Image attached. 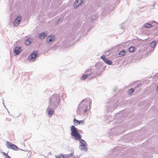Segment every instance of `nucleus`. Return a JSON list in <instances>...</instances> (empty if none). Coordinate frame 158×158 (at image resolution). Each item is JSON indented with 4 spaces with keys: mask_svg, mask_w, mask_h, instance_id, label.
<instances>
[{
    "mask_svg": "<svg viewBox=\"0 0 158 158\" xmlns=\"http://www.w3.org/2000/svg\"><path fill=\"white\" fill-rule=\"evenodd\" d=\"M5 158H11L8 155H6V156L5 157Z\"/></svg>",
    "mask_w": 158,
    "mask_h": 158,
    "instance_id": "nucleus-30",
    "label": "nucleus"
},
{
    "mask_svg": "<svg viewBox=\"0 0 158 158\" xmlns=\"http://www.w3.org/2000/svg\"><path fill=\"white\" fill-rule=\"evenodd\" d=\"M156 91H158V86L156 88Z\"/></svg>",
    "mask_w": 158,
    "mask_h": 158,
    "instance_id": "nucleus-34",
    "label": "nucleus"
},
{
    "mask_svg": "<svg viewBox=\"0 0 158 158\" xmlns=\"http://www.w3.org/2000/svg\"><path fill=\"white\" fill-rule=\"evenodd\" d=\"M153 25L148 23H146L143 24V27L147 28H150L152 27Z\"/></svg>",
    "mask_w": 158,
    "mask_h": 158,
    "instance_id": "nucleus-19",
    "label": "nucleus"
},
{
    "mask_svg": "<svg viewBox=\"0 0 158 158\" xmlns=\"http://www.w3.org/2000/svg\"><path fill=\"white\" fill-rule=\"evenodd\" d=\"M32 41L31 38H28L25 41V44L27 45H29L30 44Z\"/></svg>",
    "mask_w": 158,
    "mask_h": 158,
    "instance_id": "nucleus-18",
    "label": "nucleus"
},
{
    "mask_svg": "<svg viewBox=\"0 0 158 158\" xmlns=\"http://www.w3.org/2000/svg\"><path fill=\"white\" fill-rule=\"evenodd\" d=\"M73 152L72 153H70L69 154L66 155L65 156L67 157H72L73 154Z\"/></svg>",
    "mask_w": 158,
    "mask_h": 158,
    "instance_id": "nucleus-26",
    "label": "nucleus"
},
{
    "mask_svg": "<svg viewBox=\"0 0 158 158\" xmlns=\"http://www.w3.org/2000/svg\"><path fill=\"white\" fill-rule=\"evenodd\" d=\"M55 157L56 158H65V157L63 155H56Z\"/></svg>",
    "mask_w": 158,
    "mask_h": 158,
    "instance_id": "nucleus-25",
    "label": "nucleus"
},
{
    "mask_svg": "<svg viewBox=\"0 0 158 158\" xmlns=\"http://www.w3.org/2000/svg\"><path fill=\"white\" fill-rule=\"evenodd\" d=\"M62 19H58V20H57V23H59L60 22H62Z\"/></svg>",
    "mask_w": 158,
    "mask_h": 158,
    "instance_id": "nucleus-28",
    "label": "nucleus"
},
{
    "mask_svg": "<svg viewBox=\"0 0 158 158\" xmlns=\"http://www.w3.org/2000/svg\"><path fill=\"white\" fill-rule=\"evenodd\" d=\"M102 73V72L100 68H99L98 69H97L96 71H94V72H93V74H95V75H94V76H98L101 75Z\"/></svg>",
    "mask_w": 158,
    "mask_h": 158,
    "instance_id": "nucleus-14",
    "label": "nucleus"
},
{
    "mask_svg": "<svg viewBox=\"0 0 158 158\" xmlns=\"http://www.w3.org/2000/svg\"><path fill=\"white\" fill-rule=\"evenodd\" d=\"M21 20V17L20 16H18L16 18L14 22L13 25L14 27L17 26Z\"/></svg>",
    "mask_w": 158,
    "mask_h": 158,
    "instance_id": "nucleus-8",
    "label": "nucleus"
},
{
    "mask_svg": "<svg viewBox=\"0 0 158 158\" xmlns=\"http://www.w3.org/2000/svg\"><path fill=\"white\" fill-rule=\"evenodd\" d=\"M134 91V89H133V88H131L128 91V93L129 94H131L133 93Z\"/></svg>",
    "mask_w": 158,
    "mask_h": 158,
    "instance_id": "nucleus-23",
    "label": "nucleus"
},
{
    "mask_svg": "<svg viewBox=\"0 0 158 158\" xmlns=\"http://www.w3.org/2000/svg\"><path fill=\"white\" fill-rule=\"evenodd\" d=\"M73 122L74 123V125L76 126L78 125V123L79 122V121L74 118L73 120Z\"/></svg>",
    "mask_w": 158,
    "mask_h": 158,
    "instance_id": "nucleus-22",
    "label": "nucleus"
},
{
    "mask_svg": "<svg viewBox=\"0 0 158 158\" xmlns=\"http://www.w3.org/2000/svg\"><path fill=\"white\" fill-rule=\"evenodd\" d=\"M125 23H123L120 26V27L122 29H124L126 27V26L125 24Z\"/></svg>",
    "mask_w": 158,
    "mask_h": 158,
    "instance_id": "nucleus-24",
    "label": "nucleus"
},
{
    "mask_svg": "<svg viewBox=\"0 0 158 158\" xmlns=\"http://www.w3.org/2000/svg\"><path fill=\"white\" fill-rule=\"evenodd\" d=\"M155 45H156V41H153L150 44V46L152 48V51H153L154 50V48L155 47Z\"/></svg>",
    "mask_w": 158,
    "mask_h": 158,
    "instance_id": "nucleus-16",
    "label": "nucleus"
},
{
    "mask_svg": "<svg viewBox=\"0 0 158 158\" xmlns=\"http://www.w3.org/2000/svg\"><path fill=\"white\" fill-rule=\"evenodd\" d=\"M56 37L54 35H50L48 36L46 38V42L50 43V42H52L55 39Z\"/></svg>",
    "mask_w": 158,
    "mask_h": 158,
    "instance_id": "nucleus-12",
    "label": "nucleus"
},
{
    "mask_svg": "<svg viewBox=\"0 0 158 158\" xmlns=\"http://www.w3.org/2000/svg\"><path fill=\"white\" fill-rule=\"evenodd\" d=\"M93 74V72L87 74H86L83 75L81 77V79L82 80H85L88 77L90 76L91 75Z\"/></svg>",
    "mask_w": 158,
    "mask_h": 158,
    "instance_id": "nucleus-15",
    "label": "nucleus"
},
{
    "mask_svg": "<svg viewBox=\"0 0 158 158\" xmlns=\"http://www.w3.org/2000/svg\"><path fill=\"white\" fill-rule=\"evenodd\" d=\"M129 51L131 52H134L135 50V48L134 47H130L129 48Z\"/></svg>",
    "mask_w": 158,
    "mask_h": 158,
    "instance_id": "nucleus-21",
    "label": "nucleus"
},
{
    "mask_svg": "<svg viewBox=\"0 0 158 158\" xmlns=\"http://www.w3.org/2000/svg\"><path fill=\"white\" fill-rule=\"evenodd\" d=\"M109 54H107V55H109Z\"/></svg>",
    "mask_w": 158,
    "mask_h": 158,
    "instance_id": "nucleus-37",
    "label": "nucleus"
},
{
    "mask_svg": "<svg viewBox=\"0 0 158 158\" xmlns=\"http://www.w3.org/2000/svg\"><path fill=\"white\" fill-rule=\"evenodd\" d=\"M79 124H81L82 125L84 124V122L83 120L79 121V122L78 123Z\"/></svg>",
    "mask_w": 158,
    "mask_h": 158,
    "instance_id": "nucleus-27",
    "label": "nucleus"
},
{
    "mask_svg": "<svg viewBox=\"0 0 158 158\" xmlns=\"http://www.w3.org/2000/svg\"><path fill=\"white\" fill-rule=\"evenodd\" d=\"M22 51V48L20 47L16 46L13 51V53L15 54V56L19 54Z\"/></svg>",
    "mask_w": 158,
    "mask_h": 158,
    "instance_id": "nucleus-10",
    "label": "nucleus"
},
{
    "mask_svg": "<svg viewBox=\"0 0 158 158\" xmlns=\"http://www.w3.org/2000/svg\"><path fill=\"white\" fill-rule=\"evenodd\" d=\"M79 141H80V149L82 151L87 152L88 149L86 142L84 140L81 139Z\"/></svg>",
    "mask_w": 158,
    "mask_h": 158,
    "instance_id": "nucleus-4",
    "label": "nucleus"
},
{
    "mask_svg": "<svg viewBox=\"0 0 158 158\" xmlns=\"http://www.w3.org/2000/svg\"><path fill=\"white\" fill-rule=\"evenodd\" d=\"M109 102H110L108 104L107 109L109 111L112 112L117 107V106L115 102L114 103H112V100L111 101L110 100Z\"/></svg>",
    "mask_w": 158,
    "mask_h": 158,
    "instance_id": "nucleus-5",
    "label": "nucleus"
},
{
    "mask_svg": "<svg viewBox=\"0 0 158 158\" xmlns=\"http://www.w3.org/2000/svg\"><path fill=\"white\" fill-rule=\"evenodd\" d=\"M46 35H47L44 32H42L39 34V37L40 39H44Z\"/></svg>",
    "mask_w": 158,
    "mask_h": 158,
    "instance_id": "nucleus-20",
    "label": "nucleus"
},
{
    "mask_svg": "<svg viewBox=\"0 0 158 158\" xmlns=\"http://www.w3.org/2000/svg\"><path fill=\"white\" fill-rule=\"evenodd\" d=\"M71 133L72 136H73L76 140H79L81 139V135L79 133L76 127L73 125H72L71 127Z\"/></svg>",
    "mask_w": 158,
    "mask_h": 158,
    "instance_id": "nucleus-3",
    "label": "nucleus"
},
{
    "mask_svg": "<svg viewBox=\"0 0 158 158\" xmlns=\"http://www.w3.org/2000/svg\"><path fill=\"white\" fill-rule=\"evenodd\" d=\"M127 53V52L126 51L123 50L119 52L118 55H119V56L122 57L125 55Z\"/></svg>",
    "mask_w": 158,
    "mask_h": 158,
    "instance_id": "nucleus-17",
    "label": "nucleus"
},
{
    "mask_svg": "<svg viewBox=\"0 0 158 158\" xmlns=\"http://www.w3.org/2000/svg\"><path fill=\"white\" fill-rule=\"evenodd\" d=\"M6 146L8 148L15 150H16L19 148L17 146L8 141H6Z\"/></svg>",
    "mask_w": 158,
    "mask_h": 158,
    "instance_id": "nucleus-6",
    "label": "nucleus"
},
{
    "mask_svg": "<svg viewBox=\"0 0 158 158\" xmlns=\"http://www.w3.org/2000/svg\"><path fill=\"white\" fill-rule=\"evenodd\" d=\"M3 154L4 155L5 157L6 156V155H8L5 152H3Z\"/></svg>",
    "mask_w": 158,
    "mask_h": 158,
    "instance_id": "nucleus-32",
    "label": "nucleus"
},
{
    "mask_svg": "<svg viewBox=\"0 0 158 158\" xmlns=\"http://www.w3.org/2000/svg\"><path fill=\"white\" fill-rule=\"evenodd\" d=\"M82 2V0H76L74 4V8H77Z\"/></svg>",
    "mask_w": 158,
    "mask_h": 158,
    "instance_id": "nucleus-13",
    "label": "nucleus"
},
{
    "mask_svg": "<svg viewBox=\"0 0 158 158\" xmlns=\"http://www.w3.org/2000/svg\"><path fill=\"white\" fill-rule=\"evenodd\" d=\"M101 58L107 64L111 65L112 64V62L110 60L106 58L105 56H102L101 57Z\"/></svg>",
    "mask_w": 158,
    "mask_h": 158,
    "instance_id": "nucleus-9",
    "label": "nucleus"
},
{
    "mask_svg": "<svg viewBox=\"0 0 158 158\" xmlns=\"http://www.w3.org/2000/svg\"><path fill=\"white\" fill-rule=\"evenodd\" d=\"M153 8L155 6H154V5H153Z\"/></svg>",
    "mask_w": 158,
    "mask_h": 158,
    "instance_id": "nucleus-36",
    "label": "nucleus"
},
{
    "mask_svg": "<svg viewBox=\"0 0 158 158\" xmlns=\"http://www.w3.org/2000/svg\"><path fill=\"white\" fill-rule=\"evenodd\" d=\"M49 105L52 108H57L60 102V96L58 94H54L49 99Z\"/></svg>",
    "mask_w": 158,
    "mask_h": 158,
    "instance_id": "nucleus-2",
    "label": "nucleus"
},
{
    "mask_svg": "<svg viewBox=\"0 0 158 158\" xmlns=\"http://www.w3.org/2000/svg\"><path fill=\"white\" fill-rule=\"evenodd\" d=\"M139 85H141L140 84L137 85H136V87H139Z\"/></svg>",
    "mask_w": 158,
    "mask_h": 158,
    "instance_id": "nucleus-33",
    "label": "nucleus"
},
{
    "mask_svg": "<svg viewBox=\"0 0 158 158\" xmlns=\"http://www.w3.org/2000/svg\"><path fill=\"white\" fill-rule=\"evenodd\" d=\"M92 100L89 98L83 99L78 105L77 113L80 115L85 114L90 109Z\"/></svg>",
    "mask_w": 158,
    "mask_h": 158,
    "instance_id": "nucleus-1",
    "label": "nucleus"
},
{
    "mask_svg": "<svg viewBox=\"0 0 158 158\" xmlns=\"http://www.w3.org/2000/svg\"><path fill=\"white\" fill-rule=\"evenodd\" d=\"M91 71V69H88L87 70H86V71H85V72L87 73V72H90Z\"/></svg>",
    "mask_w": 158,
    "mask_h": 158,
    "instance_id": "nucleus-31",
    "label": "nucleus"
},
{
    "mask_svg": "<svg viewBox=\"0 0 158 158\" xmlns=\"http://www.w3.org/2000/svg\"><path fill=\"white\" fill-rule=\"evenodd\" d=\"M57 108H52L50 106H48L47 109V110L48 112V114L51 116L53 114L54 110L56 109Z\"/></svg>",
    "mask_w": 158,
    "mask_h": 158,
    "instance_id": "nucleus-11",
    "label": "nucleus"
},
{
    "mask_svg": "<svg viewBox=\"0 0 158 158\" xmlns=\"http://www.w3.org/2000/svg\"><path fill=\"white\" fill-rule=\"evenodd\" d=\"M38 54V52L37 51L33 52L31 54H30L28 57L30 61L31 62L34 61L35 59V58Z\"/></svg>",
    "mask_w": 158,
    "mask_h": 158,
    "instance_id": "nucleus-7",
    "label": "nucleus"
},
{
    "mask_svg": "<svg viewBox=\"0 0 158 158\" xmlns=\"http://www.w3.org/2000/svg\"><path fill=\"white\" fill-rule=\"evenodd\" d=\"M151 23H156V24H157V25H158V23H157L156 21H152V22H151Z\"/></svg>",
    "mask_w": 158,
    "mask_h": 158,
    "instance_id": "nucleus-29",
    "label": "nucleus"
},
{
    "mask_svg": "<svg viewBox=\"0 0 158 158\" xmlns=\"http://www.w3.org/2000/svg\"><path fill=\"white\" fill-rule=\"evenodd\" d=\"M98 64H97L96 65V66H98Z\"/></svg>",
    "mask_w": 158,
    "mask_h": 158,
    "instance_id": "nucleus-35",
    "label": "nucleus"
}]
</instances>
